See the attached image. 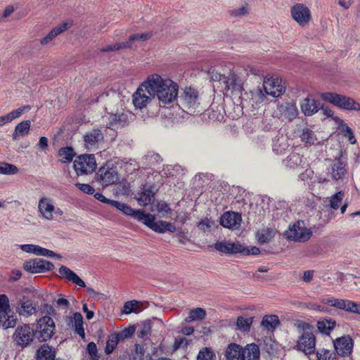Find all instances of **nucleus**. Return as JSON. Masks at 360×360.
Segmentation results:
<instances>
[{"label": "nucleus", "mask_w": 360, "mask_h": 360, "mask_svg": "<svg viewBox=\"0 0 360 360\" xmlns=\"http://www.w3.org/2000/svg\"><path fill=\"white\" fill-rule=\"evenodd\" d=\"M155 98L163 104H169L178 96L179 85L170 79H164L158 74L150 75Z\"/></svg>", "instance_id": "obj_1"}, {"label": "nucleus", "mask_w": 360, "mask_h": 360, "mask_svg": "<svg viewBox=\"0 0 360 360\" xmlns=\"http://www.w3.org/2000/svg\"><path fill=\"white\" fill-rule=\"evenodd\" d=\"M150 75L143 82L133 94V104L136 108L142 110L155 98Z\"/></svg>", "instance_id": "obj_2"}, {"label": "nucleus", "mask_w": 360, "mask_h": 360, "mask_svg": "<svg viewBox=\"0 0 360 360\" xmlns=\"http://www.w3.org/2000/svg\"><path fill=\"white\" fill-rule=\"evenodd\" d=\"M321 98L338 108L349 110H360V104L353 98L344 95L332 92H326L321 94Z\"/></svg>", "instance_id": "obj_3"}, {"label": "nucleus", "mask_w": 360, "mask_h": 360, "mask_svg": "<svg viewBox=\"0 0 360 360\" xmlns=\"http://www.w3.org/2000/svg\"><path fill=\"white\" fill-rule=\"evenodd\" d=\"M56 331V325L53 319L44 316L39 319L37 323L35 336L41 342H46L50 340Z\"/></svg>", "instance_id": "obj_4"}, {"label": "nucleus", "mask_w": 360, "mask_h": 360, "mask_svg": "<svg viewBox=\"0 0 360 360\" xmlns=\"http://www.w3.org/2000/svg\"><path fill=\"white\" fill-rule=\"evenodd\" d=\"M73 167L77 175L90 174L96 168L95 157L94 155H81L75 160Z\"/></svg>", "instance_id": "obj_5"}, {"label": "nucleus", "mask_w": 360, "mask_h": 360, "mask_svg": "<svg viewBox=\"0 0 360 360\" xmlns=\"http://www.w3.org/2000/svg\"><path fill=\"white\" fill-rule=\"evenodd\" d=\"M34 335L35 331L29 325L25 324L15 329L13 338L17 345L25 347L32 342Z\"/></svg>", "instance_id": "obj_6"}, {"label": "nucleus", "mask_w": 360, "mask_h": 360, "mask_svg": "<svg viewBox=\"0 0 360 360\" xmlns=\"http://www.w3.org/2000/svg\"><path fill=\"white\" fill-rule=\"evenodd\" d=\"M24 269L31 274H42L54 269V264L41 258L27 260L23 264Z\"/></svg>", "instance_id": "obj_7"}, {"label": "nucleus", "mask_w": 360, "mask_h": 360, "mask_svg": "<svg viewBox=\"0 0 360 360\" xmlns=\"http://www.w3.org/2000/svg\"><path fill=\"white\" fill-rule=\"evenodd\" d=\"M284 235L288 240L297 242H305L311 238L312 232L310 229L300 226V223L297 222L292 226H289L288 229L285 231Z\"/></svg>", "instance_id": "obj_8"}, {"label": "nucleus", "mask_w": 360, "mask_h": 360, "mask_svg": "<svg viewBox=\"0 0 360 360\" xmlns=\"http://www.w3.org/2000/svg\"><path fill=\"white\" fill-rule=\"evenodd\" d=\"M143 219L141 222L157 233H163L167 231L174 233L176 230V226L170 222L166 221H155V217L151 214L146 213Z\"/></svg>", "instance_id": "obj_9"}, {"label": "nucleus", "mask_w": 360, "mask_h": 360, "mask_svg": "<svg viewBox=\"0 0 360 360\" xmlns=\"http://www.w3.org/2000/svg\"><path fill=\"white\" fill-rule=\"evenodd\" d=\"M16 313L24 317H30L37 312V306L32 300L26 295L17 299L14 304Z\"/></svg>", "instance_id": "obj_10"}, {"label": "nucleus", "mask_w": 360, "mask_h": 360, "mask_svg": "<svg viewBox=\"0 0 360 360\" xmlns=\"http://www.w3.org/2000/svg\"><path fill=\"white\" fill-rule=\"evenodd\" d=\"M316 338L309 331H304L297 341L296 348L306 354H311L315 352Z\"/></svg>", "instance_id": "obj_11"}, {"label": "nucleus", "mask_w": 360, "mask_h": 360, "mask_svg": "<svg viewBox=\"0 0 360 360\" xmlns=\"http://www.w3.org/2000/svg\"><path fill=\"white\" fill-rule=\"evenodd\" d=\"M290 13L292 19L300 26H304L311 19L310 10L303 4L298 3L292 6Z\"/></svg>", "instance_id": "obj_12"}, {"label": "nucleus", "mask_w": 360, "mask_h": 360, "mask_svg": "<svg viewBox=\"0 0 360 360\" xmlns=\"http://www.w3.org/2000/svg\"><path fill=\"white\" fill-rule=\"evenodd\" d=\"M97 179L103 186L113 184L118 180V174L115 167H101L97 174Z\"/></svg>", "instance_id": "obj_13"}, {"label": "nucleus", "mask_w": 360, "mask_h": 360, "mask_svg": "<svg viewBox=\"0 0 360 360\" xmlns=\"http://www.w3.org/2000/svg\"><path fill=\"white\" fill-rule=\"evenodd\" d=\"M198 92L192 87H186L180 96L181 105L188 110L194 109L198 104Z\"/></svg>", "instance_id": "obj_14"}, {"label": "nucleus", "mask_w": 360, "mask_h": 360, "mask_svg": "<svg viewBox=\"0 0 360 360\" xmlns=\"http://www.w3.org/2000/svg\"><path fill=\"white\" fill-rule=\"evenodd\" d=\"M346 165L335 160L327 169V175L335 182L342 181L347 174Z\"/></svg>", "instance_id": "obj_15"}, {"label": "nucleus", "mask_w": 360, "mask_h": 360, "mask_svg": "<svg viewBox=\"0 0 360 360\" xmlns=\"http://www.w3.org/2000/svg\"><path fill=\"white\" fill-rule=\"evenodd\" d=\"M241 221V214L236 212H226L220 217V224L231 230L238 229Z\"/></svg>", "instance_id": "obj_16"}, {"label": "nucleus", "mask_w": 360, "mask_h": 360, "mask_svg": "<svg viewBox=\"0 0 360 360\" xmlns=\"http://www.w3.org/2000/svg\"><path fill=\"white\" fill-rule=\"evenodd\" d=\"M214 247L217 251L226 255L237 254L243 250V245L238 241L234 243L218 241Z\"/></svg>", "instance_id": "obj_17"}, {"label": "nucleus", "mask_w": 360, "mask_h": 360, "mask_svg": "<svg viewBox=\"0 0 360 360\" xmlns=\"http://www.w3.org/2000/svg\"><path fill=\"white\" fill-rule=\"evenodd\" d=\"M263 88L266 94L273 97H278L285 91V88L281 84L278 78L265 79Z\"/></svg>", "instance_id": "obj_18"}, {"label": "nucleus", "mask_w": 360, "mask_h": 360, "mask_svg": "<svg viewBox=\"0 0 360 360\" xmlns=\"http://www.w3.org/2000/svg\"><path fill=\"white\" fill-rule=\"evenodd\" d=\"M334 347L339 356H346L352 352L353 342L349 337H341L337 338L334 342Z\"/></svg>", "instance_id": "obj_19"}, {"label": "nucleus", "mask_w": 360, "mask_h": 360, "mask_svg": "<svg viewBox=\"0 0 360 360\" xmlns=\"http://www.w3.org/2000/svg\"><path fill=\"white\" fill-rule=\"evenodd\" d=\"M72 26V21L68 20L62 22L58 26L53 28L44 38L40 40V44L43 46L49 44L58 35L65 32Z\"/></svg>", "instance_id": "obj_20"}, {"label": "nucleus", "mask_w": 360, "mask_h": 360, "mask_svg": "<svg viewBox=\"0 0 360 360\" xmlns=\"http://www.w3.org/2000/svg\"><path fill=\"white\" fill-rule=\"evenodd\" d=\"M112 207H115L117 210L122 212L123 214L130 216L134 219H136L139 221H141L144 219L146 213L141 210H134L128 205L115 200L112 202Z\"/></svg>", "instance_id": "obj_21"}, {"label": "nucleus", "mask_w": 360, "mask_h": 360, "mask_svg": "<svg viewBox=\"0 0 360 360\" xmlns=\"http://www.w3.org/2000/svg\"><path fill=\"white\" fill-rule=\"evenodd\" d=\"M38 210L42 217L48 220L53 219L55 207L49 198L42 197L39 199Z\"/></svg>", "instance_id": "obj_22"}, {"label": "nucleus", "mask_w": 360, "mask_h": 360, "mask_svg": "<svg viewBox=\"0 0 360 360\" xmlns=\"http://www.w3.org/2000/svg\"><path fill=\"white\" fill-rule=\"evenodd\" d=\"M221 88L225 91H240L242 89V82L239 77L235 73L229 72V75L226 76Z\"/></svg>", "instance_id": "obj_23"}, {"label": "nucleus", "mask_w": 360, "mask_h": 360, "mask_svg": "<svg viewBox=\"0 0 360 360\" xmlns=\"http://www.w3.org/2000/svg\"><path fill=\"white\" fill-rule=\"evenodd\" d=\"M60 277L66 278L68 281L79 287L86 286L84 281L81 279L73 271L65 266H61L58 269Z\"/></svg>", "instance_id": "obj_24"}, {"label": "nucleus", "mask_w": 360, "mask_h": 360, "mask_svg": "<svg viewBox=\"0 0 360 360\" xmlns=\"http://www.w3.org/2000/svg\"><path fill=\"white\" fill-rule=\"evenodd\" d=\"M226 360H244L243 347L236 343H230L224 352Z\"/></svg>", "instance_id": "obj_25"}, {"label": "nucleus", "mask_w": 360, "mask_h": 360, "mask_svg": "<svg viewBox=\"0 0 360 360\" xmlns=\"http://www.w3.org/2000/svg\"><path fill=\"white\" fill-rule=\"evenodd\" d=\"M300 106L305 116H311L319 111L320 103L315 99L307 97L302 100Z\"/></svg>", "instance_id": "obj_26"}, {"label": "nucleus", "mask_w": 360, "mask_h": 360, "mask_svg": "<svg viewBox=\"0 0 360 360\" xmlns=\"http://www.w3.org/2000/svg\"><path fill=\"white\" fill-rule=\"evenodd\" d=\"M103 140V135L101 130L93 129L86 133L84 136L85 146L88 149H91L96 145Z\"/></svg>", "instance_id": "obj_27"}, {"label": "nucleus", "mask_w": 360, "mask_h": 360, "mask_svg": "<svg viewBox=\"0 0 360 360\" xmlns=\"http://www.w3.org/2000/svg\"><path fill=\"white\" fill-rule=\"evenodd\" d=\"M244 360H259L260 352L258 345L255 343L248 344L243 347Z\"/></svg>", "instance_id": "obj_28"}, {"label": "nucleus", "mask_w": 360, "mask_h": 360, "mask_svg": "<svg viewBox=\"0 0 360 360\" xmlns=\"http://www.w3.org/2000/svg\"><path fill=\"white\" fill-rule=\"evenodd\" d=\"M56 351L46 344L41 345L37 352V360H55Z\"/></svg>", "instance_id": "obj_29"}, {"label": "nucleus", "mask_w": 360, "mask_h": 360, "mask_svg": "<svg viewBox=\"0 0 360 360\" xmlns=\"http://www.w3.org/2000/svg\"><path fill=\"white\" fill-rule=\"evenodd\" d=\"M155 193L150 188H143L142 191L135 196L138 204L141 206H146L152 202Z\"/></svg>", "instance_id": "obj_30"}, {"label": "nucleus", "mask_w": 360, "mask_h": 360, "mask_svg": "<svg viewBox=\"0 0 360 360\" xmlns=\"http://www.w3.org/2000/svg\"><path fill=\"white\" fill-rule=\"evenodd\" d=\"M18 319L16 314L10 309L6 311L4 316L0 314V324L4 329L14 328L17 324Z\"/></svg>", "instance_id": "obj_31"}, {"label": "nucleus", "mask_w": 360, "mask_h": 360, "mask_svg": "<svg viewBox=\"0 0 360 360\" xmlns=\"http://www.w3.org/2000/svg\"><path fill=\"white\" fill-rule=\"evenodd\" d=\"M31 122L30 120H24L18 124L14 132L13 133V139L16 140L19 136H23L29 134Z\"/></svg>", "instance_id": "obj_32"}, {"label": "nucleus", "mask_w": 360, "mask_h": 360, "mask_svg": "<svg viewBox=\"0 0 360 360\" xmlns=\"http://www.w3.org/2000/svg\"><path fill=\"white\" fill-rule=\"evenodd\" d=\"M262 326L269 331H274L280 324V321L276 315H266L263 317Z\"/></svg>", "instance_id": "obj_33"}, {"label": "nucleus", "mask_w": 360, "mask_h": 360, "mask_svg": "<svg viewBox=\"0 0 360 360\" xmlns=\"http://www.w3.org/2000/svg\"><path fill=\"white\" fill-rule=\"evenodd\" d=\"M336 323L334 320L324 319L319 321L317 323V328L320 333L325 335H329L330 332L335 328Z\"/></svg>", "instance_id": "obj_34"}, {"label": "nucleus", "mask_w": 360, "mask_h": 360, "mask_svg": "<svg viewBox=\"0 0 360 360\" xmlns=\"http://www.w3.org/2000/svg\"><path fill=\"white\" fill-rule=\"evenodd\" d=\"M127 115L124 114H111L109 115L110 122L106 124V127L110 129L117 128L123 126L126 121Z\"/></svg>", "instance_id": "obj_35"}, {"label": "nucleus", "mask_w": 360, "mask_h": 360, "mask_svg": "<svg viewBox=\"0 0 360 360\" xmlns=\"http://www.w3.org/2000/svg\"><path fill=\"white\" fill-rule=\"evenodd\" d=\"M302 157L299 153H292L290 154L283 161L285 165L290 169H296L301 165Z\"/></svg>", "instance_id": "obj_36"}, {"label": "nucleus", "mask_w": 360, "mask_h": 360, "mask_svg": "<svg viewBox=\"0 0 360 360\" xmlns=\"http://www.w3.org/2000/svg\"><path fill=\"white\" fill-rule=\"evenodd\" d=\"M72 322L74 323V328L75 332L82 338L85 336L84 329L83 328V317L79 312L73 314Z\"/></svg>", "instance_id": "obj_37"}, {"label": "nucleus", "mask_w": 360, "mask_h": 360, "mask_svg": "<svg viewBox=\"0 0 360 360\" xmlns=\"http://www.w3.org/2000/svg\"><path fill=\"white\" fill-rule=\"evenodd\" d=\"M151 328L152 325L150 321H144L142 323L136 333L138 338L143 340L148 339L151 333Z\"/></svg>", "instance_id": "obj_38"}, {"label": "nucleus", "mask_w": 360, "mask_h": 360, "mask_svg": "<svg viewBox=\"0 0 360 360\" xmlns=\"http://www.w3.org/2000/svg\"><path fill=\"white\" fill-rule=\"evenodd\" d=\"M30 109H31L30 105H24V106L20 107V108L11 111V112L5 115L4 116L7 121V123H9V122H12L13 120H14L15 119L20 117L22 115V113H24L25 112L29 111Z\"/></svg>", "instance_id": "obj_39"}, {"label": "nucleus", "mask_w": 360, "mask_h": 360, "mask_svg": "<svg viewBox=\"0 0 360 360\" xmlns=\"http://www.w3.org/2000/svg\"><path fill=\"white\" fill-rule=\"evenodd\" d=\"M205 316L206 311L204 309L200 307L195 308L191 310L189 315L185 319V321L189 323L197 320H202Z\"/></svg>", "instance_id": "obj_40"}, {"label": "nucleus", "mask_w": 360, "mask_h": 360, "mask_svg": "<svg viewBox=\"0 0 360 360\" xmlns=\"http://www.w3.org/2000/svg\"><path fill=\"white\" fill-rule=\"evenodd\" d=\"M75 153L72 147L61 148L58 151V155L61 158V162H70L75 156Z\"/></svg>", "instance_id": "obj_41"}, {"label": "nucleus", "mask_w": 360, "mask_h": 360, "mask_svg": "<svg viewBox=\"0 0 360 360\" xmlns=\"http://www.w3.org/2000/svg\"><path fill=\"white\" fill-rule=\"evenodd\" d=\"M274 236V231L271 229H262L257 233V240L261 244H264L269 242Z\"/></svg>", "instance_id": "obj_42"}, {"label": "nucleus", "mask_w": 360, "mask_h": 360, "mask_svg": "<svg viewBox=\"0 0 360 360\" xmlns=\"http://www.w3.org/2000/svg\"><path fill=\"white\" fill-rule=\"evenodd\" d=\"M252 323V318H244L243 316H239L237 319L236 326L238 329L241 331L246 332L250 330V326Z\"/></svg>", "instance_id": "obj_43"}, {"label": "nucleus", "mask_w": 360, "mask_h": 360, "mask_svg": "<svg viewBox=\"0 0 360 360\" xmlns=\"http://www.w3.org/2000/svg\"><path fill=\"white\" fill-rule=\"evenodd\" d=\"M120 340L121 339L120 338L117 333H113L111 335H110L106 343L105 350V353L108 354H111L115 349V348L117 347Z\"/></svg>", "instance_id": "obj_44"}, {"label": "nucleus", "mask_w": 360, "mask_h": 360, "mask_svg": "<svg viewBox=\"0 0 360 360\" xmlns=\"http://www.w3.org/2000/svg\"><path fill=\"white\" fill-rule=\"evenodd\" d=\"M151 36H152V34L149 32L134 34L131 35L129 38V40L127 41H124V44H129V48H131L133 43L135 41H144L149 39L151 37Z\"/></svg>", "instance_id": "obj_45"}, {"label": "nucleus", "mask_w": 360, "mask_h": 360, "mask_svg": "<svg viewBox=\"0 0 360 360\" xmlns=\"http://www.w3.org/2000/svg\"><path fill=\"white\" fill-rule=\"evenodd\" d=\"M316 354L318 360H335L336 359L335 353L324 348L318 349Z\"/></svg>", "instance_id": "obj_46"}, {"label": "nucleus", "mask_w": 360, "mask_h": 360, "mask_svg": "<svg viewBox=\"0 0 360 360\" xmlns=\"http://www.w3.org/2000/svg\"><path fill=\"white\" fill-rule=\"evenodd\" d=\"M34 255H39V256H44L47 257H56V258H61V256L60 255H58L53 252L52 250H48L46 248H42L39 245H35V250Z\"/></svg>", "instance_id": "obj_47"}, {"label": "nucleus", "mask_w": 360, "mask_h": 360, "mask_svg": "<svg viewBox=\"0 0 360 360\" xmlns=\"http://www.w3.org/2000/svg\"><path fill=\"white\" fill-rule=\"evenodd\" d=\"M139 306L140 302L136 300L128 301L124 304L122 311L126 314H129L132 312L138 313L140 311V309H139Z\"/></svg>", "instance_id": "obj_48"}, {"label": "nucleus", "mask_w": 360, "mask_h": 360, "mask_svg": "<svg viewBox=\"0 0 360 360\" xmlns=\"http://www.w3.org/2000/svg\"><path fill=\"white\" fill-rule=\"evenodd\" d=\"M251 98L254 103L258 104L264 101L266 94L261 88H257L250 91Z\"/></svg>", "instance_id": "obj_49"}, {"label": "nucleus", "mask_w": 360, "mask_h": 360, "mask_svg": "<svg viewBox=\"0 0 360 360\" xmlns=\"http://www.w3.org/2000/svg\"><path fill=\"white\" fill-rule=\"evenodd\" d=\"M300 137L302 141L310 145L314 144L315 141H316V138L314 135V131L309 129V128H305L303 129Z\"/></svg>", "instance_id": "obj_50"}, {"label": "nucleus", "mask_w": 360, "mask_h": 360, "mask_svg": "<svg viewBox=\"0 0 360 360\" xmlns=\"http://www.w3.org/2000/svg\"><path fill=\"white\" fill-rule=\"evenodd\" d=\"M18 172V169L15 165L7 162L0 163V174L11 175L15 174Z\"/></svg>", "instance_id": "obj_51"}, {"label": "nucleus", "mask_w": 360, "mask_h": 360, "mask_svg": "<svg viewBox=\"0 0 360 360\" xmlns=\"http://www.w3.org/2000/svg\"><path fill=\"white\" fill-rule=\"evenodd\" d=\"M288 147V144L283 137L278 138L274 141L273 150L277 154L282 153Z\"/></svg>", "instance_id": "obj_52"}, {"label": "nucleus", "mask_w": 360, "mask_h": 360, "mask_svg": "<svg viewBox=\"0 0 360 360\" xmlns=\"http://www.w3.org/2000/svg\"><path fill=\"white\" fill-rule=\"evenodd\" d=\"M345 197V192L340 191L333 195L330 200V206L333 210H338L340 207V204Z\"/></svg>", "instance_id": "obj_53"}, {"label": "nucleus", "mask_w": 360, "mask_h": 360, "mask_svg": "<svg viewBox=\"0 0 360 360\" xmlns=\"http://www.w3.org/2000/svg\"><path fill=\"white\" fill-rule=\"evenodd\" d=\"M215 357L214 353L210 349L205 347L199 352L197 360H214Z\"/></svg>", "instance_id": "obj_54"}, {"label": "nucleus", "mask_w": 360, "mask_h": 360, "mask_svg": "<svg viewBox=\"0 0 360 360\" xmlns=\"http://www.w3.org/2000/svg\"><path fill=\"white\" fill-rule=\"evenodd\" d=\"M146 163L148 165H154L159 164L162 161V158L159 154L155 153H148L143 157Z\"/></svg>", "instance_id": "obj_55"}, {"label": "nucleus", "mask_w": 360, "mask_h": 360, "mask_svg": "<svg viewBox=\"0 0 360 360\" xmlns=\"http://www.w3.org/2000/svg\"><path fill=\"white\" fill-rule=\"evenodd\" d=\"M340 127H341L342 134L345 137L348 138L349 142L352 144L355 143L356 141V139H355V137L354 136L353 131L349 128V127L347 124L343 123L342 121V124H341Z\"/></svg>", "instance_id": "obj_56"}, {"label": "nucleus", "mask_w": 360, "mask_h": 360, "mask_svg": "<svg viewBox=\"0 0 360 360\" xmlns=\"http://www.w3.org/2000/svg\"><path fill=\"white\" fill-rule=\"evenodd\" d=\"M123 49H129V44H124V42L116 43L114 45H107L101 49V52H110L114 51H118Z\"/></svg>", "instance_id": "obj_57"}, {"label": "nucleus", "mask_w": 360, "mask_h": 360, "mask_svg": "<svg viewBox=\"0 0 360 360\" xmlns=\"http://www.w3.org/2000/svg\"><path fill=\"white\" fill-rule=\"evenodd\" d=\"M214 226V221L208 218L201 219L198 224V227L203 232L210 231Z\"/></svg>", "instance_id": "obj_58"}, {"label": "nucleus", "mask_w": 360, "mask_h": 360, "mask_svg": "<svg viewBox=\"0 0 360 360\" xmlns=\"http://www.w3.org/2000/svg\"><path fill=\"white\" fill-rule=\"evenodd\" d=\"M9 300L6 295H0V314H6V311H10Z\"/></svg>", "instance_id": "obj_59"}, {"label": "nucleus", "mask_w": 360, "mask_h": 360, "mask_svg": "<svg viewBox=\"0 0 360 360\" xmlns=\"http://www.w3.org/2000/svg\"><path fill=\"white\" fill-rule=\"evenodd\" d=\"M136 328L134 326H129L128 328H124L120 333H117V334L120 337L121 340H124L126 338H131L135 333Z\"/></svg>", "instance_id": "obj_60"}, {"label": "nucleus", "mask_w": 360, "mask_h": 360, "mask_svg": "<svg viewBox=\"0 0 360 360\" xmlns=\"http://www.w3.org/2000/svg\"><path fill=\"white\" fill-rule=\"evenodd\" d=\"M163 171L165 174L168 176H175L180 171H183V169L180 165H167L165 168H164Z\"/></svg>", "instance_id": "obj_61"}, {"label": "nucleus", "mask_w": 360, "mask_h": 360, "mask_svg": "<svg viewBox=\"0 0 360 360\" xmlns=\"http://www.w3.org/2000/svg\"><path fill=\"white\" fill-rule=\"evenodd\" d=\"M346 311L360 314V304L349 300Z\"/></svg>", "instance_id": "obj_62"}, {"label": "nucleus", "mask_w": 360, "mask_h": 360, "mask_svg": "<svg viewBox=\"0 0 360 360\" xmlns=\"http://www.w3.org/2000/svg\"><path fill=\"white\" fill-rule=\"evenodd\" d=\"M188 345V340L186 338H176L174 343V349L186 348Z\"/></svg>", "instance_id": "obj_63"}, {"label": "nucleus", "mask_w": 360, "mask_h": 360, "mask_svg": "<svg viewBox=\"0 0 360 360\" xmlns=\"http://www.w3.org/2000/svg\"><path fill=\"white\" fill-rule=\"evenodd\" d=\"M76 186L82 192L87 194H93L94 193V188L87 184H76Z\"/></svg>", "instance_id": "obj_64"}]
</instances>
